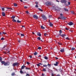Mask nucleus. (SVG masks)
<instances>
[{
	"instance_id": "f257e3e1",
	"label": "nucleus",
	"mask_w": 76,
	"mask_h": 76,
	"mask_svg": "<svg viewBox=\"0 0 76 76\" xmlns=\"http://www.w3.org/2000/svg\"><path fill=\"white\" fill-rule=\"evenodd\" d=\"M52 8V10H55L56 12H58V11H60L61 9L60 7L57 6H53Z\"/></svg>"
},
{
	"instance_id": "f03ea898",
	"label": "nucleus",
	"mask_w": 76,
	"mask_h": 76,
	"mask_svg": "<svg viewBox=\"0 0 76 76\" xmlns=\"http://www.w3.org/2000/svg\"><path fill=\"white\" fill-rule=\"evenodd\" d=\"M63 15L62 14H60V16L58 18V19H62V20H66V18L63 16Z\"/></svg>"
},
{
	"instance_id": "7ed1b4c3",
	"label": "nucleus",
	"mask_w": 76,
	"mask_h": 76,
	"mask_svg": "<svg viewBox=\"0 0 76 76\" xmlns=\"http://www.w3.org/2000/svg\"><path fill=\"white\" fill-rule=\"evenodd\" d=\"M2 61V58L0 56V62H1L2 64H4V66L5 65V62L4 61Z\"/></svg>"
},
{
	"instance_id": "20e7f679",
	"label": "nucleus",
	"mask_w": 76,
	"mask_h": 76,
	"mask_svg": "<svg viewBox=\"0 0 76 76\" xmlns=\"http://www.w3.org/2000/svg\"><path fill=\"white\" fill-rule=\"evenodd\" d=\"M45 4L48 6H51V3H50L49 1H47L45 3Z\"/></svg>"
},
{
	"instance_id": "39448f33",
	"label": "nucleus",
	"mask_w": 76,
	"mask_h": 76,
	"mask_svg": "<svg viewBox=\"0 0 76 76\" xmlns=\"http://www.w3.org/2000/svg\"><path fill=\"white\" fill-rule=\"evenodd\" d=\"M42 18H43L44 20H46L47 19V17H45V15H42Z\"/></svg>"
},
{
	"instance_id": "423d86ee",
	"label": "nucleus",
	"mask_w": 76,
	"mask_h": 76,
	"mask_svg": "<svg viewBox=\"0 0 76 76\" xmlns=\"http://www.w3.org/2000/svg\"><path fill=\"white\" fill-rule=\"evenodd\" d=\"M61 3H67V1L66 0H61Z\"/></svg>"
},
{
	"instance_id": "0eeeda50",
	"label": "nucleus",
	"mask_w": 76,
	"mask_h": 76,
	"mask_svg": "<svg viewBox=\"0 0 76 76\" xmlns=\"http://www.w3.org/2000/svg\"><path fill=\"white\" fill-rule=\"evenodd\" d=\"M19 65V63L16 62L15 63H14L12 65L13 66H18Z\"/></svg>"
},
{
	"instance_id": "6e6552de",
	"label": "nucleus",
	"mask_w": 76,
	"mask_h": 76,
	"mask_svg": "<svg viewBox=\"0 0 76 76\" xmlns=\"http://www.w3.org/2000/svg\"><path fill=\"white\" fill-rule=\"evenodd\" d=\"M67 24L69 25V26H71V25H73V22H72L70 21Z\"/></svg>"
},
{
	"instance_id": "1a4fd4ad",
	"label": "nucleus",
	"mask_w": 76,
	"mask_h": 76,
	"mask_svg": "<svg viewBox=\"0 0 76 76\" xmlns=\"http://www.w3.org/2000/svg\"><path fill=\"white\" fill-rule=\"evenodd\" d=\"M33 18H35V19H38V17L37 15H34L33 16Z\"/></svg>"
},
{
	"instance_id": "9d476101",
	"label": "nucleus",
	"mask_w": 76,
	"mask_h": 76,
	"mask_svg": "<svg viewBox=\"0 0 76 76\" xmlns=\"http://www.w3.org/2000/svg\"><path fill=\"white\" fill-rule=\"evenodd\" d=\"M10 64V62H7L5 64V66H9Z\"/></svg>"
},
{
	"instance_id": "9b49d317",
	"label": "nucleus",
	"mask_w": 76,
	"mask_h": 76,
	"mask_svg": "<svg viewBox=\"0 0 76 76\" xmlns=\"http://www.w3.org/2000/svg\"><path fill=\"white\" fill-rule=\"evenodd\" d=\"M58 64H59L58 62H56V64H54V66H57L58 65Z\"/></svg>"
},
{
	"instance_id": "f8f14e48",
	"label": "nucleus",
	"mask_w": 76,
	"mask_h": 76,
	"mask_svg": "<svg viewBox=\"0 0 76 76\" xmlns=\"http://www.w3.org/2000/svg\"><path fill=\"white\" fill-rule=\"evenodd\" d=\"M64 11H66V12H69V10H68V9H67L66 8H64Z\"/></svg>"
},
{
	"instance_id": "ddd939ff",
	"label": "nucleus",
	"mask_w": 76,
	"mask_h": 76,
	"mask_svg": "<svg viewBox=\"0 0 76 76\" xmlns=\"http://www.w3.org/2000/svg\"><path fill=\"white\" fill-rule=\"evenodd\" d=\"M25 67H26V66H25L23 65V66H22L21 69V70H22L23 69H24Z\"/></svg>"
},
{
	"instance_id": "4468645a",
	"label": "nucleus",
	"mask_w": 76,
	"mask_h": 76,
	"mask_svg": "<svg viewBox=\"0 0 76 76\" xmlns=\"http://www.w3.org/2000/svg\"><path fill=\"white\" fill-rule=\"evenodd\" d=\"M60 51L61 53H63L64 51V48H62L60 50Z\"/></svg>"
},
{
	"instance_id": "2eb2a0df",
	"label": "nucleus",
	"mask_w": 76,
	"mask_h": 76,
	"mask_svg": "<svg viewBox=\"0 0 76 76\" xmlns=\"http://www.w3.org/2000/svg\"><path fill=\"white\" fill-rule=\"evenodd\" d=\"M37 35L38 36H39V37H41V33L39 32H38Z\"/></svg>"
},
{
	"instance_id": "dca6fc26",
	"label": "nucleus",
	"mask_w": 76,
	"mask_h": 76,
	"mask_svg": "<svg viewBox=\"0 0 76 76\" xmlns=\"http://www.w3.org/2000/svg\"><path fill=\"white\" fill-rule=\"evenodd\" d=\"M2 15L3 16H5L6 14H5V13L4 12H2Z\"/></svg>"
},
{
	"instance_id": "f3484780",
	"label": "nucleus",
	"mask_w": 76,
	"mask_h": 76,
	"mask_svg": "<svg viewBox=\"0 0 76 76\" xmlns=\"http://www.w3.org/2000/svg\"><path fill=\"white\" fill-rule=\"evenodd\" d=\"M66 35L65 34H62V36L61 37H62V38H64V37H66Z\"/></svg>"
},
{
	"instance_id": "a211bd4d",
	"label": "nucleus",
	"mask_w": 76,
	"mask_h": 76,
	"mask_svg": "<svg viewBox=\"0 0 76 76\" xmlns=\"http://www.w3.org/2000/svg\"><path fill=\"white\" fill-rule=\"evenodd\" d=\"M15 18V16L13 15L11 17V19H14Z\"/></svg>"
},
{
	"instance_id": "6ab92c4d",
	"label": "nucleus",
	"mask_w": 76,
	"mask_h": 76,
	"mask_svg": "<svg viewBox=\"0 0 76 76\" xmlns=\"http://www.w3.org/2000/svg\"><path fill=\"white\" fill-rule=\"evenodd\" d=\"M53 24L51 23L50 22V26H53Z\"/></svg>"
},
{
	"instance_id": "aec40b11",
	"label": "nucleus",
	"mask_w": 76,
	"mask_h": 76,
	"mask_svg": "<svg viewBox=\"0 0 76 76\" xmlns=\"http://www.w3.org/2000/svg\"><path fill=\"white\" fill-rule=\"evenodd\" d=\"M11 75L12 76H15V72H13L11 74Z\"/></svg>"
},
{
	"instance_id": "412c9836",
	"label": "nucleus",
	"mask_w": 76,
	"mask_h": 76,
	"mask_svg": "<svg viewBox=\"0 0 76 76\" xmlns=\"http://www.w3.org/2000/svg\"><path fill=\"white\" fill-rule=\"evenodd\" d=\"M46 70H46V69H45V68L43 69L42 71L43 72H46Z\"/></svg>"
},
{
	"instance_id": "4be33fe9",
	"label": "nucleus",
	"mask_w": 76,
	"mask_h": 76,
	"mask_svg": "<svg viewBox=\"0 0 76 76\" xmlns=\"http://www.w3.org/2000/svg\"><path fill=\"white\" fill-rule=\"evenodd\" d=\"M20 73L21 74H23V72L22 70L21 69V70L20 71Z\"/></svg>"
},
{
	"instance_id": "5701e85b",
	"label": "nucleus",
	"mask_w": 76,
	"mask_h": 76,
	"mask_svg": "<svg viewBox=\"0 0 76 76\" xmlns=\"http://www.w3.org/2000/svg\"><path fill=\"white\" fill-rule=\"evenodd\" d=\"M70 12H71V13H72V14H73V15H75V13H74V12H73V11H70Z\"/></svg>"
},
{
	"instance_id": "b1692460",
	"label": "nucleus",
	"mask_w": 76,
	"mask_h": 76,
	"mask_svg": "<svg viewBox=\"0 0 76 76\" xmlns=\"http://www.w3.org/2000/svg\"><path fill=\"white\" fill-rule=\"evenodd\" d=\"M12 20V22H16V20L15 19H13Z\"/></svg>"
},
{
	"instance_id": "393cba45",
	"label": "nucleus",
	"mask_w": 76,
	"mask_h": 76,
	"mask_svg": "<svg viewBox=\"0 0 76 76\" xmlns=\"http://www.w3.org/2000/svg\"><path fill=\"white\" fill-rule=\"evenodd\" d=\"M58 45H62V43L61 42H58Z\"/></svg>"
},
{
	"instance_id": "a878e982",
	"label": "nucleus",
	"mask_w": 76,
	"mask_h": 76,
	"mask_svg": "<svg viewBox=\"0 0 76 76\" xmlns=\"http://www.w3.org/2000/svg\"><path fill=\"white\" fill-rule=\"evenodd\" d=\"M38 9L39 11H41V12H43V10H42L41 9L39 8H38Z\"/></svg>"
},
{
	"instance_id": "bb28decb",
	"label": "nucleus",
	"mask_w": 76,
	"mask_h": 76,
	"mask_svg": "<svg viewBox=\"0 0 76 76\" xmlns=\"http://www.w3.org/2000/svg\"><path fill=\"white\" fill-rule=\"evenodd\" d=\"M14 6L16 7L18 6V5L17 4H16V3H14Z\"/></svg>"
},
{
	"instance_id": "cd10ccee",
	"label": "nucleus",
	"mask_w": 76,
	"mask_h": 76,
	"mask_svg": "<svg viewBox=\"0 0 76 76\" xmlns=\"http://www.w3.org/2000/svg\"><path fill=\"white\" fill-rule=\"evenodd\" d=\"M41 28H42V29H45V28L44 27H43V26H41Z\"/></svg>"
},
{
	"instance_id": "c85d7f7f",
	"label": "nucleus",
	"mask_w": 76,
	"mask_h": 76,
	"mask_svg": "<svg viewBox=\"0 0 76 76\" xmlns=\"http://www.w3.org/2000/svg\"><path fill=\"white\" fill-rule=\"evenodd\" d=\"M20 34V35L21 37H24V36H25V35H24V34Z\"/></svg>"
},
{
	"instance_id": "c756f323",
	"label": "nucleus",
	"mask_w": 76,
	"mask_h": 76,
	"mask_svg": "<svg viewBox=\"0 0 76 76\" xmlns=\"http://www.w3.org/2000/svg\"><path fill=\"white\" fill-rule=\"evenodd\" d=\"M7 9H11V10H13V9L11 8H10L7 7Z\"/></svg>"
},
{
	"instance_id": "7c9ffc66",
	"label": "nucleus",
	"mask_w": 76,
	"mask_h": 76,
	"mask_svg": "<svg viewBox=\"0 0 76 76\" xmlns=\"http://www.w3.org/2000/svg\"><path fill=\"white\" fill-rule=\"evenodd\" d=\"M17 23H20L21 22V21H20L19 20H18L17 21Z\"/></svg>"
},
{
	"instance_id": "2f4dec72",
	"label": "nucleus",
	"mask_w": 76,
	"mask_h": 76,
	"mask_svg": "<svg viewBox=\"0 0 76 76\" xmlns=\"http://www.w3.org/2000/svg\"><path fill=\"white\" fill-rule=\"evenodd\" d=\"M37 54L38 53H37L35 52L34 53V56H36V55H37Z\"/></svg>"
},
{
	"instance_id": "473e14b6",
	"label": "nucleus",
	"mask_w": 76,
	"mask_h": 76,
	"mask_svg": "<svg viewBox=\"0 0 76 76\" xmlns=\"http://www.w3.org/2000/svg\"><path fill=\"white\" fill-rule=\"evenodd\" d=\"M45 59L46 60H48V57L47 56H45L44 57Z\"/></svg>"
},
{
	"instance_id": "72a5a7b5",
	"label": "nucleus",
	"mask_w": 76,
	"mask_h": 76,
	"mask_svg": "<svg viewBox=\"0 0 76 76\" xmlns=\"http://www.w3.org/2000/svg\"><path fill=\"white\" fill-rule=\"evenodd\" d=\"M64 5H65V6H68V4H67L66 3H65L64 4Z\"/></svg>"
},
{
	"instance_id": "f704fd0d",
	"label": "nucleus",
	"mask_w": 76,
	"mask_h": 76,
	"mask_svg": "<svg viewBox=\"0 0 76 76\" xmlns=\"http://www.w3.org/2000/svg\"><path fill=\"white\" fill-rule=\"evenodd\" d=\"M25 69L26 70H30V68H29L28 67H27V68H26Z\"/></svg>"
},
{
	"instance_id": "c9c22d12",
	"label": "nucleus",
	"mask_w": 76,
	"mask_h": 76,
	"mask_svg": "<svg viewBox=\"0 0 76 76\" xmlns=\"http://www.w3.org/2000/svg\"><path fill=\"white\" fill-rule=\"evenodd\" d=\"M37 39H38L39 40H41V38L40 37H38L37 38Z\"/></svg>"
},
{
	"instance_id": "e433bc0d",
	"label": "nucleus",
	"mask_w": 76,
	"mask_h": 76,
	"mask_svg": "<svg viewBox=\"0 0 76 76\" xmlns=\"http://www.w3.org/2000/svg\"><path fill=\"white\" fill-rule=\"evenodd\" d=\"M43 67H47V65H45V64L44 65V64H43Z\"/></svg>"
},
{
	"instance_id": "4c0bfd02",
	"label": "nucleus",
	"mask_w": 76,
	"mask_h": 76,
	"mask_svg": "<svg viewBox=\"0 0 76 76\" xmlns=\"http://www.w3.org/2000/svg\"><path fill=\"white\" fill-rule=\"evenodd\" d=\"M47 35H48V34L46 33H45L44 34V36H47Z\"/></svg>"
},
{
	"instance_id": "58836bf2",
	"label": "nucleus",
	"mask_w": 76,
	"mask_h": 76,
	"mask_svg": "<svg viewBox=\"0 0 76 76\" xmlns=\"http://www.w3.org/2000/svg\"><path fill=\"white\" fill-rule=\"evenodd\" d=\"M38 49L39 50H41V48L40 47H38Z\"/></svg>"
},
{
	"instance_id": "ea45409f",
	"label": "nucleus",
	"mask_w": 76,
	"mask_h": 76,
	"mask_svg": "<svg viewBox=\"0 0 76 76\" xmlns=\"http://www.w3.org/2000/svg\"><path fill=\"white\" fill-rule=\"evenodd\" d=\"M52 18V16L51 15H50L48 16L49 18Z\"/></svg>"
},
{
	"instance_id": "a19ab883",
	"label": "nucleus",
	"mask_w": 76,
	"mask_h": 76,
	"mask_svg": "<svg viewBox=\"0 0 76 76\" xmlns=\"http://www.w3.org/2000/svg\"><path fill=\"white\" fill-rule=\"evenodd\" d=\"M71 50H75V48H72Z\"/></svg>"
},
{
	"instance_id": "79ce46f5",
	"label": "nucleus",
	"mask_w": 76,
	"mask_h": 76,
	"mask_svg": "<svg viewBox=\"0 0 76 76\" xmlns=\"http://www.w3.org/2000/svg\"><path fill=\"white\" fill-rule=\"evenodd\" d=\"M60 34H61L62 33V31H61V30H60L59 31Z\"/></svg>"
},
{
	"instance_id": "37998d69",
	"label": "nucleus",
	"mask_w": 76,
	"mask_h": 76,
	"mask_svg": "<svg viewBox=\"0 0 76 76\" xmlns=\"http://www.w3.org/2000/svg\"><path fill=\"white\" fill-rule=\"evenodd\" d=\"M4 38L3 37H2L1 39V40L2 41H3V40H4Z\"/></svg>"
},
{
	"instance_id": "c03bdc74",
	"label": "nucleus",
	"mask_w": 76,
	"mask_h": 76,
	"mask_svg": "<svg viewBox=\"0 0 76 76\" xmlns=\"http://www.w3.org/2000/svg\"><path fill=\"white\" fill-rule=\"evenodd\" d=\"M65 39H68V40H70V39L68 37L65 38Z\"/></svg>"
},
{
	"instance_id": "a18cd8bd",
	"label": "nucleus",
	"mask_w": 76,
	"mask_h": 76,
	"mask_svg": "<svg viewBox=\"0 0 76 76\" xmlns=\"http://www.w3.org/2000/svg\"><path fill=\"white\" fill-rule=\"evenodd\" d=\"M1 9H2V11H4V8H2Z\"/></svg>"
},
{
	"instance_id": "49530a36",
	"label": "nucleus",
	"mask_w": 76,
	"mask_h": 76,
	"mask_svg": "<svg viewBox=\"0 0 76 76\" xmlns=\"http://www.w3.org/2000/svg\"><path fill=\"white\" fill-rule=\"evenodd\" d=\"M37 66H40V65L39 64H39H37Z\"/></svg>"
},
{
	"instance_id": "de8ad7c7",
	"label": "nucleus",
	"mask_w": 76,
	"mask_h": 76,
	"mask_svg": "<svg viewBox=\"0 0 76 76\" xmlns=\"http://www.w3.org/2000/svg\"><path fill=\"white\" fill-rule=\"evenodd\" d=\"M30 76V75L28 74H26V76Z\"/></svg>"
},
{
	"instance_id": "09e8293b",
	"label": "nucleus",
	"mask_w": 76,
	"mask_h": 76,
	"mask_svg": "<svg viewBox=\"0 0 76 76\" xmlns=\"http://www.w3.org/2000/svg\"><path fill=\"white\" fill-rule=\"evenodd\" d=\"M26 13L27 14H28V13H29V12H28V11H26Z\"/></svg>"
},
{
	"instance_id": "8fccbe9b",
	"label": "nucleus",
	"mask_w": 76,
	"mask_h": 76,
	"mask_svg": "<svg viewBox=\"0 0 76 76\" xmlns=\"http://www.w3.org/2000/svg\"><path fill=\"white\" fill-rule=\"evenodd\" d=\"M29 57H30V58H32V56L31 55L29 56Z\"/></svg>"
},
{
	"instance_id": "3c124183",
	"label": "nucleus",
	"mask_w": 76,
	"mask_h": 76,
	"mask_svg": "<svg viewBox=\"0 0 76 76\" xmlns=\"http://www.w3.org/2000/svg\"><path fill=\"white\" fill-rule=\"evenodd\" d=\"M68 5H70V2H68Z\"/></svg>"
},
{
	"instance_id": "603ef678",
	"label": "nucleus",
	"mask_w": 76,
	"mask_h": 76,
	"mask_svg": "<svg viewBox=\"0 0 76 76\" xmlns=\"http://www.w3.org/2000/svg\"><path fill=\"white\" fill-rule=\"evenodd\" d=\"M56 59V60H58V58L57 57H55Z\"/></svg>"
},
{
	"instance_id": "864d4df0",
	"label": "nucleus",
	"mask_w": 76,
	"mask_h": 76,
	"mask_svg": "<svg viewBox=\"0 0 76 76\" xmlns=\"http://www.w3.org/2000/svg\"><path fill=\"white\" fill-rule=\"evenodd\" d=\"M52 76H54V74L53 73H52Z\"/></svg>"
},
{
	"instance_id": "5fc2aeb1",
	"label": "nucleus",
	"mask_w": 76,
	"mask_h": 76,
	"mask_svg": "<svg viewBox=\"0 0 76 76\" xmlns=\"http://www.w3.org/2000/svg\"><path fill=\"white\" fill-rule=\"evenodd\" d=\"M27 64H30V63H29V62H27Z\"/></svg>"
},
{
	"instance_id": "6e6d98bb",
	"label": "nucleus",
	"mask_w": 76,
	"mask_h": 76,
	"mask_svg": "<svg viewBox=\"0 0 76 76\" xmlns=\"http://www.w3.org/2000/svg\"><path fill=\"white\" fill-rule=\"evenodd\" d=\"M35 7H38V5H36Z\"/></svg>"
},
{
	"instance_id": "4d7b16f0",
	"label": "nucleus",
	"mask_w": 76,
	"mask_h": 76,
	"mask_svg": "<svg viewBox=\"0 0 76 76\" xmlns=\"http://www.w3.org/2000/svg\"><path fill=\"white\" fill-rule=\"evenodd\" d=\"M38 2H35V4H36L37 5V4H38Z\"/></svg>"
},
{
	"instance_id": "13d9d810",
	"label": "nucleus",
	"mask_w": 76,
	"mask_h": 76,
	"mask_svg": "<svg viewBox=\"0 0 76 76\" xmlns=\"http://www.w3.org/2000/svg\"><path fill=\"white\" fill-rule=\"evenodd\" d=\"M3 34H6V33L4 32H3Z\"/></svg>"
},
{
	"instance_id": "bf43d9fd",
	"label": "nucleus",
	"mask_w": 76,
	"mask_h": 76,
	"mask_svg": "<svg viewBox=\"0 0 76 76\" xmlns=\"http://www.w3.org/2000/svg\"><path fill=\"white\" fill-rule=\"evenodd\" d=\"M24 7L25 9H27V8H28V7Z\"/></svg>"
},
{
	"instance_id": "052dcab7",
	"label": "nucleus",
	"mask_w": 76,
	"mask_h": 76,
	"mask_svg": "<svg viewBox=\"0 0 76 76\" xmlns=\"http://www.w3.org/2000/svg\"><path fill=\"white\" fill-rule=\"evenodd\" d=\"M60 34H60H59V35H60V36H61V37L62 34Z\"/></svg>"
},
{
	"instance_id": "680f3d73",
	"label": "nucleus",
	"mask_w": 76,
	"mask_h": 76,
	"mask_svg": "<svg viewBox=\"0 0 76 76\" xmlns=\"http://www.w3.org/2000/svg\"><path fill=\"white\" fill-rule=\"evenodd\" d=\"M65 29H66V30H69V29L67 28H65Z\"/></svg>"
},
{
	"instance_id": "e2e57ef3",
	"label": "nucleus",
	"mask_w": 76,
	"mask_h": 76,
	"mask_svg": "<svg viewBox=\"0 0 76 76\" xmlns=\"http://www.w3.org/2000/svg\"><path fill=\"white\" fill-rule=\"evenodd\" d=\"M42 76H44V74L43 73H42Z\"/></svg>"
},
{
	"instance_id": "0e129e2a",
	"label": "nucleus",
	"mask_w": 76,
	"mask_h": 76,
	"mask_svg": "<svg viewBox=\"0 0 76 76\" xmlns=\"http://www.w3.org/2000/svg\"><path fill=\"white\" fill-rule=\"evenodd\" d=\"M39 64H40V65H42V64L41 63H39Z\"/></svg>"
},
{
	"instance_id": "69168bd1",
	"label": "nucleus",
	"mask_w": 76,
	"mask_h": 76,
	"mask_svg": "<svg viewBox=\"0 0 76 76\" xmlns=\"http://www.w3.org/2000/svg\"><path fill=\"white\" fill-rule=\"evenodd\" d=\"M5 47H6V46H4L3 47V48H4Z\"/></svg>"
},
{
	"instance_id": "338daca9",
	"label": "nucleus",
	"mask_w": 76,
	"mask_h": 76,
	"mask_svg": "<svg viewBox=\"0 0 76 76\" xmlns=\"http://www.w3.org/2000/svg\"><path fill=\"white\" fill-rule=\"evenodd\" d=\"M48 66H50V64H48Z\"/></svg>"
},
{
	"instance_id": "774afa93",
	"label": "nucleus",
	"mask_w": 76,
	"mask_h": 76,
	"mask_svg": "<svg viewBox=\"0 0 76 76\" xmlns=\"http://www.w3.org/2000/svg\"><path fill=\"white\" fill-rule=\"evenodd\" d=\"M18 42H20V40H18Z\"/></svg>"
}]
</instances>
